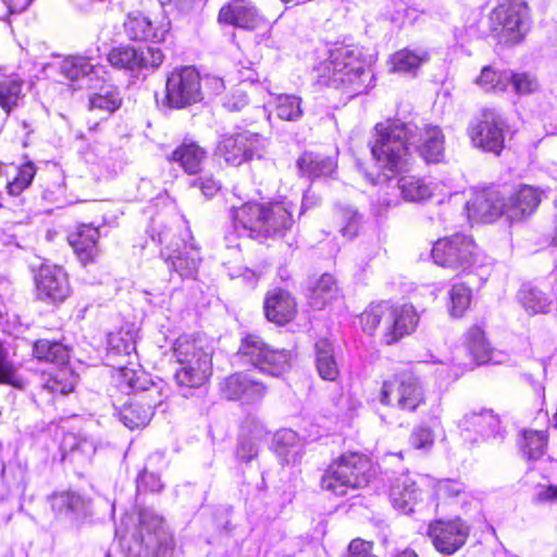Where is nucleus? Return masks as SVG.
Masks as SVG:
<instances>
[{
    "label": "nucleus",
    "mask_w": 557,
    "mask_h": 557,
    "mask_svg": "<svg viewBox=\"0 0 557 557\" xmlns=\"http://www.w3.org/2000/svg\"><path fill=\"white\" fill-rule=\"evenodd\" d=\"M274 102L276 115L281 120L295 122L304 114L301 98L296 95H277Z\"/></svg>",
    "instance_id": "a18cd8bd"
},
{
    "label": "nucleus",
    "mask_w": 557,
    "mask_h": 557,
    "mask_svg": "<svg viewBox=\"0 0 557 557\" xmlns=\"http://www.w3.org/2000/svg\"><path fill=\"white\" fill-rule=\"evenodd\" d=\"M467 348L476 364L493 361L490 343L486 341L483 330L479 326H473L468 331Z\"/></svg>",
    "instance_id": "a19ab883"
},
{
    "label": "nucleus",
    "mask_w": 557,
    "mask_h": 557,
    "mask_svg": "<svg viewBox=\"0 0 557 557\" xmlns=\"http://www.w3.org/2000/svg\"><path fill=\"white\" fill-rule=\"evenodd\" d=\"M218 20L220 23L248 30L256 29L263 23V17L249 0H232L224 4Z\"/></svg>",
    "instance_id": "4be33fe9"
},
{
    "label": "nucleus",
    "mask_w": 557,
    "mask_h": 557,
    "mask_svg": "<svg viewBox=\"0 0 557 557\" xmlns=\"http://www.w3.org/2000/svg\"><path fill=\"white\" fill-rule=\"evenodd\" d=\"M60 449L63 459H69L73 463L85 465L89 462L97 450V444L94 438L82 434H64Z\"/></svg>",
    "instance_id": "cd10ccee"
},
{
    "label": "nucleus",
    "mask_w": 557,
    "mask_h": 557,
    "mask_svg": "<svg viewBox=\"0 0 557 557\" xmlns=\"http://www.w3.org/2000/svg\"><path fill=\"white\" fill-rule=\"evenodd\" d=\"M428 61L429 53L424 50L401 49L391 57V71L399 74L416 75L419 67Z\"/></svg>",
    "instance_id": "f704fd0d"
},
{
    "label": "nucleus",
    "mask_w": 557,
    "mask_h": 557,
    "mask_svg": "<svg viewBox=\"0 0 557 557\" xmlns=\"http://www.w3.org/2000/svg\"><path fill=\"white\" fill-rule=\"evenodd\" d=\"M122 98L116 87L103 85L100 90L89 97L90 110H98L111 114L121 107Z\"/></svg>",
    "instance_id": "79ce46f5"
},
{
    "label": "nucleus",
    "mask_w": 557,
    "mask_h": 557,
    "mask_svg": "<svg viewBox=\"0 0 557 557\" xmlns=\"http://www.w3.org/2000/svg\"><path fill=\"white\" fill-rule=\"evenodd\" d=\"M221 392L228 400L255 404L263 399L267 387L251 375L237 372L224 379L221 383Z\"/></svg>",
    "instance_id": "aec40b11"
},
{
    "label": "nucleus",
    "mask_w": 557,
    "mask_h": 557,
    "mask_svg": "<svg viewBox=\"0 0 557 557\" xmlns=\"http://www.w3.org/2000/svg\"><path fill=\"white\" fill-rule=\"evenodd\" d=\"M537 498H539V500H542V502H556L557 503V486L549 485V486L543 487L537 493Z\"/></svg>",
    "instance_id": "338daca9"
},
{
    "label": "nucleus",
    "mask_w": 557,
    "mask_h": 557,
    "mask_svg": "<svg viewBox=\"0 0 557 557\" xmlns=\"http://www.w3.org/2000/svg\"><path fill=\"white\" fill-rule=\"evenodd\" d=\"M336 166L337 163L333 157H325L314 152H304L297 160L299 172L309 178L329 176Z\"/></svg>",
    "instance_id": "2f4dec72"
},
{
    "label": "nucleus",
    "mask_w": 557,
    "mask_h": 557,
    "mask_svg": "<svg viewBox=\"0 0 557 557\" xmlns=\"http://www.w3.org/2000/svg\"><path fill=\"white\" fill-rule=\"evenodd\" d=\"M380 403L404 411H414L424 403V391L417 377L403 373L383 382Z\"/></svg>",
    "instance_id": "6e6552de"
},
{
    "label": "nucleus",
    "mask_w": 557,
    "mask_h": 557,
    "mask_svg": "<svg viewBox=\"0 0 557 557\" xmlns=\"http://www.w3.org/2000/svg\"><path fill=\"white\" fill-rule=\"evenodd\" d=\"M23 97V82L17 77H7L0 82V107L10 113Z\"/></svg>",
    "instance_id": "c03bdc74"
},
{
    "label": "nucleus",
    "mask_w": 557,
    "mask_h": 557,
    "mask_svg": "<svg viewBox=\"0 0 557 557\" xmlns=\"http://www.w3.org/2000/svg\"><path fill=\"white\" fill-rule=\"evenodd\" d=\"M338 293L335 278L331 274H323L315 280L309 288V304L313 309H323Z\"/></svg>",
    "instance_id": "c9c22d12"
},
{
    "label": "nucleus",
    "mask_w": 557,
    "mask_h": 557,
    "mask_svg": "<svg viewBox=\"0 0 557 557\" xmlns=\"http://www.w3.org/2000/svg\"><path fill=\"white\" fill-rule=\"evenodd\" d=\"M322 82L347 92L366 90L372 73L361 60L360 49L351 45H339L330 50L329 58L319 65Z\"/></svg>",
    "instance_id": "7ed1b4c3"
},
{
    "label": "nucleus",
    "mask_w": 557,
    "mask_h": 557,
    "mask_svg": "<svg viewBox=\"0 0 557 557\" xmlns=\"http://www.w3.org/2000/svg\"><path fill=\"white\" fill-rule=\"evenodd\" d=\"M295 206L290 201L269 205L246 202L232 208V221L238 236L267 238L282 235L294 224Z\"/></svg>",
    "instance_id": "f03ea898"
},
{
    "label": "nucleus",
    "mask_w": 557,
    "mask_h": 557,
    "mask_svg": "<svg viewBox=\"0 0 557 557\" xmlns=\"http://www.w3.org/2000/svg\"><path fill=\"white\" fill-rule=\"evenodd\" d=\"M541 202V193L524 185L513 193L506 194L505 219L509 222L521 221L531 215Z\"/></svg>",
    "instance_id": "5701e85b"
},
{
    "label": "nucleus",
    "mask_w": 557,
    "mask_h": 557,
    "mask_svg": "<svg viewBox=\"0 0 557 557\" xmlns=\"http://www.w3.org/2000/svg\"><path fill=\"white\" fill-rule=\"evenodd\" d=\"M36 169L32 162H27L18 168L13 181L8 182L7 188L10 195L17 196L26 189L33 182Z\"/></svg>",
    "instance_id": "8fccbe9b"
},
{
    "label": "nucleus",
    "mask_w": 557,
    "mask_h": 557,
    "mask_svg": "<svg viewBox=\"0 0 557 557\" xmlns=\"http://www.w3.org/2000/svg\"><path fill=\"white\" fill-rule=\"evenodd\" d=\"M370 460L362 455L344 454L333 461L321 478V487L337 496L366 486L371 478Z\"/></svg>",
    "instance_id": "39448f33"
},
{
    "label": "nucleus",
    "mask_w": 557,
    "mask_h": 557,
    "mask_svg": "<svg viewBox=\"0 0 557 557\" xmlns=\"http://www.w3.org/2000/svg\"><path fill=\"white\" fill-rule=\"evenodd\" d=\"M139 534L141 543L157 556L165 555L172 545V535L165 528L163 519L147 510L140 513Z\"/></svg>",
    "instance_id": "412c9836"
},
{
    "label": "nucleus",
    "mask_w": 557,
    "mask_h": 557,
    "mask_svg": "<svg viewBox=\"0 0 557 557\" xmlns=\"http://www.w3.org/2000/svg\"><path fill=\"white\" fill-rule=\"evenodd\" d=\"M315 366L319 375L326 381H335L339 369L334 357L333 344L327 339L315 343Z\"/></svg>",
    "instance_id": "4c0bfd02"
},
{
    "label": "nucleus",
    "mask_w": 557,
    "mask_h": 557,
    "mask_svg": "<svg viewBox=\"0 0 557 557\" xmlns=\"http://www.w3.org/2000/svg\"><path fill=\"white\" fill-rule=\"evenodd\" d=\"M48 500L51 510L59 520L76 523L87 515V503L74 492L53 493Z\"/></svg>",
    "instance_id": "393cba45"
},
{
    "label": "nucleus",
    "mask_w": 557,
    "mask_h": 557,
    "mask_svg": "<svg viewBox=\"0 0 557 557\" xmlns=\"http://www.w3.org/2000/svg\"><path fill=\"white\" fill-rule=\"evenodd\" d=\"M267 138L258 133L243 131L224 135L216 147V154L227 164L238 166L265 152Z\"/></svg>",
    "instance_id": "1a4fd4ad"
},
{
    "label": "nucleus",
    "mask_w": 557,
    "mask_h": 557,
    "mask_svg": "<svg viewBox=\"0 0 557 557\" xmlns=\"http://www.w3.org/2000/svg\"><path fill=\"white\" fill-rule=\"evenodd\" d=\"M493 30L506 40L520 41L530 25L529 7L523 0H506L491 12Z\"/></svg>",
    "instance_id": "9d476101"
},
{
    "label": "nucleus",
    "mask_w": 557,
    "mask_h": 557,
    "mask_svg": "<svg viewBox=\"0 0 557 557\" xmlns=\"http://www.w3.org/2000/svg\"><path fill=\"white\" fill-rule=\"evenodd\" d=\"M432 258L441 267L467 270L475 262L476 245L471 237L455 234L434 244Z\"/></svg>",
    "instance_id": "ddd939ff"
},
{
    "label": "nucleus",
    "mask_w": 557,
    "mask_h": 557,
    "mask_svg": "<svg viewBox=\"0 0 557 557\" xmlns=\"http://www.w3.org/2000/svg\"><path fill=\"white\" fill-rule=\"evenodd\" d=\"M236 356L242 364H250L272 376H278L287 371L292 360L289 350L273 349L256 334L243 337Z\"/></svg>",
    "instance_id": "423d86ee"
},
{
    "label": "nucleus",
    "mask_w": 557,
    "mask_h": 557,
    "mask_svg": "<svg viewBox=\"0 0 557 557\" xmlns=\"http://www.w3.org/2000/svg\"><path fill=\"white\" fill-rule=\"evenodd\" d=\"M16 368L9 360V352L0 342V384H10L14 387H23V381L15 376Z\"/></svg>",
    "instance_id": "603ef678"
},
{
    "label": "nucleus",
    "mask_w": 557,
    "mask_h": 557,
    "mask_svg": "<svg viewBox=\"0 0 557 557\" xmlns=\"http://www.w3.org/2000/svg\"><path fill=\"white\" fill-rule=\"evenodd\" d=\"M397 186L403 198L411 202H420L428 200L434 195L436 186L426 182L424 178L406 175L398 180Z\"/></svg>",
    "instance_id": "72a5a7b5"
},
{
    "label": "nucleus",
    "mask_w": 557,
    "mask_h": 557,
    "mask_svg": "<svg viewBox=\"0 0 557 557\" xmlns=\"http://www.w3.org/2000/svg\"><path fill=\"white\" fill-rule=\"evenodd\" d=\"M164 60L163 52L156 47L138 49V63L140 69H157Z\"/></svg>",
    "instance_id": "6e6d98bb"
},
{
    "label": "nucleus",
    "mask_w": 557,
    "mask_h": 557,
    "mask_svg": "<svg viewBox=\"0 0 557 557\" xmlns=\"http://www.w3.org/2000/svg\"><path fill=\"white\" fill-rule=\"evenodd\" d=\"M34 356L39 360H45L60 367L52 375H49L42 387L52 394L66 395L74 389L77 376L66 368L70 360V349L60 342L39 339L33 347Z\"/></svg>",
    "instance_id": "0eeeda50"
},
{
    "label": "nucleus",
    "mask_w": 557,
    "mask_h": 557,
    "mask_svg": "<svg viewBox=\"0 0 557 557\" xmlns=\"http://www.w3.org/2000/svg\"><path fill=\"white\" fill-rule=\"evenodd\" d=\"M419 322V317L411 305L393 306L392 314L385 334H383V342L387 345H393L404 336L411 334Z\"/></svg>",
    "instance_id": "b1692460"
},
{
    "label": "nucleus",
    "mask_w": 557,
    "mask_h": 557,
    "mask_svg": "<svg viewBox=\"0 0 557 557\" xmlns=\"http://www.w3.org/2000/svg\"><path fill=\"white\" fill-rule=\"evenodd\" d=\"M274 449L287 465H296L301 460L304 449L296 432L290 429L278 431L274 435Z\"/></svg>",
    "instance_id": "7c9ffc66"
},
{
    "label": "nucleus",
    "mask_w": 557,
    "mask_h": 557,
    "mask_svg": "<svg viewBox=\"0 0 557 557\" xmlns=\"http://www.w3.org/2000/svg\"><path fill=\"white\" fill-rule=\"evenodd\" d=\"M173 356L180 366L174 374L181 387L202 386L212 374V351L200 338L178 337L173 347Z\"/></svg>",
    "instance_id": "20e7f679"
},
{
    "label": "nucleus",
    "mask_w": 557,
    "mask_h": 557,
    "mask_svg": "<svg viewBox=\"0 0 557 557\" xmlns=\"http://www.w3.org/2000/svg\"><path fill=\"white\" fill-rule=\"evenodd\" d=\"M258 455L257 444L252 441H242L237 448V456L240 460L250 461Z\"/></svg>",
    "instance_id": "0e129e2a"
},
{
    "label": "nucleus",
    "mask_w": 557,
    "mask_h": 557,
    "mask_svg": "<svg viewBox=\"0 0 557 557\" xmlns=\"http://www.w3.org/2000/svg\"><path fill=\"white\" fill-rule=\"evenodd\" d=\"M468 218L473 222L492 223L505 218L506 193L498 189H483L474 193L467 201Z\"/></svg>",
    "instance_id": "f3484780"
},
{
    "label": "nucleus",
    "mask_w": 557,
    "mask_h": 557,
    "mask_svg": "<svg viewBox=\"0 0 557 557\" xmlns=\"http://www.w3.org/2000/svg\"><path fill=\"white\" fill-rule=\"evenodd\" d=\"M518 298L521 306L531 315L548 313L554 308V301L545 293L529 285L522 286Z\"/></svg>",
    "instance_id": "58836bf2"
},
{
    "label": "nucleus",
    "mask_w": 557,
    "mask_h": 557,
    "mask_svg": "<svg viewBox=\"0 0 557 557\" xmlns=\"http://www.w3.org/2000/svg\"><path fill=\"white\" fill-rule=\"evenodd\" d=\"M126 37L134 41H162L170 28L165 17H154L135 11L127 14L124 24Z\"/></svg>",
    "instance_id": "a211bd4d"
},
{
    "label": "nucleus",
    "mask_w": 557,
    "mask_h": 557,
    "mask_svg": "<svg viewBox=\"0 0 557 557\" xmlns=\"http://www.w3.org/2000/svg\"><path fill=\"white\" fill-rule=\"evenodd\" d=\"M183 242V249L180 247L174 250V255H169L172 269L182 277L193 276L198 269L200 256L198 249L191 243Z\"/></svg>",
    "instance_id": "473e14b6"
},
{
    "label": "nucleus",
    "mask_w": 557,
    "mask_h": 557,
    "mask_svg": "<svg viewBox=\"0 0 557 557\" xmlns=\"http://www.w3.org/2000/svg\"><path fill=\"white\" fill-rule=\"evenodd\" d=\"M409 443L416 449H430L434 443V435L429 428L418 426L413 429Z\"/></svg>",
    "instance_id": "4d7b16f0"
},
{
    "label": "nucleus",
    "mask_w": 557,
    "mask_h": 557,
    "mask_svg": "<svg viewBox=\"0 0 557 557\" xmlns=\"http://www.w3.org/2000/svg\"><path fill=\"white\" fill-rule=\"evenodd\" d=\"M511 73L496 72L491 66L482 69L475 83L485 91H503L510 84Z\"/></svg>",
    "instance_id": "49530a36"
},
{
    "label": "nucleus",
    "mask_w": 557,
    "mask_h": 557,
    "mask_svg": "<svg viewBox=\"0 0 557 557\" xmlns=\"http://www.w3.org/2000/svg\"><path fill=\"white\" fill-rule=\"evenodd\" d=\"M108 345L112 352L128 356L135 350V344L131 338H123L121 333L110 334Z\"/></svg>",
    "instance_id": "680f3d73"
},
{
    "label": "nucleus",
    "mask_w": 557,
    "mask_h": 557,
    "mask_svg": "<svg viewBox=\"0 0 557 557\" xmlns=\"http://www.w3.org/2000/svg\"><path fill=\"white\" fill-rule=\"evenodd\" d=\"M459 428L466 432H475L485 440L504 437L500 420L492 410L482 409L466 413L459 421Z\"/></svg>",
    "instance_id": "a878e982"
},
{
    "label": "nucleus",
    "mask_w": 557,
    "mask_h": 557,
    "mask_svg": "<svg viewBox=\"0 0 557 557\" xmlns=\"http://www.w3.org/2000/svg\"><path fill=\"white\" fill-rule=\"evenodd\" d=\"M510 84L518 94H531L539 87L536 79L525 73L511 74Z\"/></svg>",
    "instance_id": "052dcab7"
},
{
    "label": "nucleus",
    "mask_w": 557,
    "mask_h": 557,
    "mask_svg": "<svg viewBox=\"0 0 557 557\" xmlns=\"http://www.w3.org/2000/svg\"><path fill=\"white\" fill-rule=\"evenodd\" d=\"M98 239L99 230L91 225H82L75 233L69 236L71 246L84 264L92 261L97 257L99 252L97 245Z\"/></svg>",
    "instance_id": "c756f323"
},
{
    "label": "nucleus",
    "mask_w": 557,
    "mask_h": 557,
    "mask_svg": "<svg viewBox=\"0 0 557 557\" xmlns=\"http://www.w3.org/2000/svg\"><path fill=\"white\" fill-rule=\"evenodd\" d=\"M371 549L372 544L370 542L356 539L348 546V557H374Z\"/></svg>",
    "instance_id": "e2e57ef3"
},
{
    "label": "nucleus",
    "mask_w": 557,
    "mask_h": 557,
    "mask_svg": "<svg viewBox=\"0 0 557 557\" xmlns=\"http://www.w3.org/2000/svg\"><path fill=\"white\" fill-rule=\"evenodd\" d=\"M505 121L492 110H484L480 120L471 122L468 134L478 148L499 154L505 144Z\"/></svg>",
    "instance_id": "2eb2a0df"
},
{
    "label": "nucleus",
    "mask_w": 557,
    "mask_h": 557,
    "mask_svg": "<svg viewBox=\"0 0 557 557\" xmlns=\"http://www.w3.org/2000/svg\"><path fill=\"white\" fill-rule=\"evenodd\" d=\"M375 133L372 156L382 169L391 172L404 171L411 163V147L429 163H437L444 157L445 137L437 125L418 127L399 120H388L377 123Z\"/></svg>",
    "instance_id": "f257e3e1"
},
{
    "label": "nucleus",
    "mask_w": 557,
    "mask_h": 557,
    "mask_svg": "<svg viewBox=\"0 0 557 557\" xmlns=\"http://www.w3.org/2000/svg\"><path fill=\"white\" fill-rule=\"evenodd\" d=\"M107 60L119 70L131 72L139 70L138 49L128 45L112 48L107 55Z\"/></svg>",
    "instance_id": "37998d69"
},
{
    "label": "nucleus",
    "mask_w": 557,
    "mask_h": 557,
    "mask_svg": "<svg viewBox=\"0 0 557 557\" xmlns=\"http://www.w3.org/2000/svg\"><path fill=\"white\" fill-rule=\"evenodd\" d=\"M166 159L178 163L185 173L194 175L201 172L207 151L196 143H183Z\"/></svg>",
    "instance_id": "c85d7f7f"
},
{
    "label": "nucleus",
    "mask_w": 557,
    "mask_h": 557,
    "mask_svg": "<svg viewBox=\"0 0 557 557\" xmlns=\"http://www.w3.org/2000/svg\"><path fill=\"white\" fill-rule=\"evenodd\" d=\"M392 314V305L387 301L371 304L360 315V323L364 332L373 334L377 329L382 330V335L388 325Z\"/></svg>",
    "instance_id": "e433bc0d"
},
{
    "label": "nucleus",
    "mask_w": 557,
    "mask_h": 557,
    "mask_svg": "<svg viewBox=\"0 0 557 557\" xmlns=\"http://www.w3.org/2000/svg\"><path fill=\"white\" fill-rule=\"evenodd\" d=\"M34 280L36 297L40 301L59 305L71 295L69 275L62 267L41 264Z\"/></svg>",
    "instance_id": "4468645a"
},
{
    "label": "nucleus",
    "mask_w": 557,
    "mask_h": 557,
    "mask_svg": "<svg viewBox=\"0 0 557 557\" xmlns=\"http://www.w3.org/2000/svg\"><path fill=\"white\" fill-rule=\"evenodd\" d=\"M470 527L460 518L437 519L429 524L428 535L435 549L446 556L458 552L467 542Z\"/></svg>",
    "instance_id": "dca6fc26"
},
{
    "label": "nucleus",
    "mask_w": 557,
    "mask_h": 557,
    "mask_svg": "<svg viewBox=\"0 0 557 557\" xmlns=\"http://www.w3.org/2000/svg\"><path fill=\"white\" fill-rule=\"evenodd\" d=\"M431 483L424 484V486H432L434 491V495L437 499H448L455 496H458L461 492V484L459 482L450 481V480H441L435 481L434 479Z\"/></svg>",
    "instance_id": "5fc2aeb1"
},
{
    "label": "nucleus",
    "mask_w": 557,
    "mask_h": 557,
    "mask_svg": "<svg viewBox=\"0 0 557 557\" xmlns=\"http://www.w3.org/2000/svg\"><path fill=\"white\" fill-rule=\"evenodd\" d=\"M166 104L174 109L185 108L202 99L201 77L194 66L174 69L166 79Z\"/></svg>",
    "instance_id": "f8f14e48"
},
{
    "label": "nucleus",
    "mask_w": 557,
    "mask_h": 557,
    "mask_svg": "<svg viewBox=\"0 0 557 557\" xmlns=\"http://www.w3.org/2000/svg\"><path fill=\"white\" fill-rule=\"evenodd\" d=\"M518 445L525 459L537 460L545 454L547 434L544 431L523 430Z\"/></svg>",
    "instance_id": "ea45409f"
},
{
    "label": "nucleus",
    "mask_w": 557,
    "mask_h": 557,
    "mask_svg": "<svg viewBox=\"0 0 557 557\" xmlns=\"http://www.w3.org/2000/svg\"><path fill=\"white\" fill-rule=\"evenodd\" d=\"M94 66L87 58L70 57L62 61L60 72L70 81H78L92 73Z\"/></svg>",
    "instance_id": "de8ad7c7"
},
{
    "label": "nucleus",
    "mask_w": 557,
    "mask_h": 557,
    "mask_svg": "<svg viewBox=\"0 0 557 557\" xmlns=\"http://www.w3.org/2000/svg\"><path fill=\"white\" fill-rule=\"evenodd\" d=\"M161 4L166 13L186 16L201 10L205 0H162Z\"/></svg>",
    "instance_id": "3c124183"
},
{
    "label": "nucleus",
    "mask_w": 557,
    "mask_h": 557,
    "mask_svg": "<svg viewBox=\"0 0 557 557\" xmlns=\"http://www.w3.org/2000/svg\"><path fill=\"white\" fill-rule=\"evenodd\" d=\"M471 301V290L465 284H454L449 290V311L454 317H460Z\"/></svg>",
    "instance_id": "09e8293b"
},
{
    "label": "nucleus",
    "mask_w": 557,
    "mask_h": 557,
    "mask_svg": "<svg viewBox=\"0 0 557 557\" xmlns=\"http://www.w3.org/2000/svg\"><path fill=\"white\" fill-rule=\"evenodd\" d=\"M34 0H4L8 12L11 14L25 11Z\"/></svg>",
    "instance_id": "69168bd1"
},
{
    "label": "nucleus",
    "mask_w": 557,
    "mask_h": 557,
    "mask_svg": "<svg viewBox=\"0 0 557 557\" xmlns=\"http://www.w3.org/2000/svg\"><path fill=\"white\" fill-rule=\"evenodd\" d=\"M248 103L247 91L244 85L237 86L224 100L223 106L228 111H240Z\"/></svg>",
    "instance_id": "bf43d9fd"
},
{
    "label": "nucleus",
    "mask_w": 557,
    "mask_h": 557,
    "mask_svg": "<svg viewBox=\"0 0 557 557\" xmlns=\"http://www.w3.org/2000/svg\"><path fill=\"white\" fill-rule=\"evenodd\" d=\"M339 218L342 220L341 233L343 236L354 238L359 230L361 216L351 207L341 208L338 210Z\"/></svg>",
    "instance_id": "864d4df0"
},
{
    "label": "nucleus",
    "mask_w": 557,
    "mask_h": 557,
    "mask_svg": "<svg viewBox=\"0 0 557 557\" xmlns=\"http://www.w3.org/2000/svg\"><path fill=\"white\" fill-rule=\"evenodd\" d=\"M165 398L162 385L152 383L122 407H116L114 414L127 429H140L149 423L154 408L161 405Z\"/></svg>",
    "instance_id": "9b49d317"
},
{
    "label": "nucleus",
    "mask_w": 557,
    "mask_h": 557,
    "mask_svg": "<svg viewBox=\"0 0 557 557\" xmlns=\"http://www.w3.org/2000/svg\"><path fill=\"white\" fill-rule=\"evenodd\" d=\"M189 185L199 188L207 198L214 196L221 188L220 182L209 174L191 180Z\"/></svg>",
    "instance_id": "13d9d810"
},
{
    "label": "nucleus",
    "mask_w": 557,
    "mask_h": 557,
    "mask_svg": "<svg viewBox=\"0 0 557 557\" xmlns=\"http://www.w3.org/2000/svg\"><path fill=\"white\" fill-rule=\"evenodd\" d=\"M264 312L269 321L284 324L294 319L297 312L295 298L289 292L275 288L267 294Z\"/></svg>",
    "instance_id": "bb28decb"
},
{
    "label": "nucleus",
    "mask_w": 557,
    "mask_h": 557,
    "mask_svg": "<svg viewBox=\"0 0 557 557\" xmlns=\"http://www.w3.org/2000/svg\"><path fill=\"white\" fill-rule=\"evenodd\" d=\"M117 371L123 379V381L132 388H136V383L134 381L135 372L132 369H128L127 367H119Z\"/></svg>",
    "instance_id": "774afa93"
},
{
    "label": "nucleus",
    "mask_w": 557,
    "mask_h": 557,
    "mask_svg": "<svg viewBox=\"0 0 557 557\" xmlns=\"http://www.w3.org/2000/svg\"><path fill=\"white\" fill-rule=\"evenodd\" d=\"M431 482L432 480L428 475H421L418 480H414L409 474L397 476L392 483L389 491V500L393 507L401 513H411L418 499L421 497V486Z\"/></svg>",
    "instance_id": "6ab92c4d"
}]
</instances>
